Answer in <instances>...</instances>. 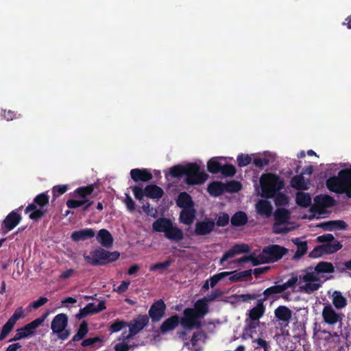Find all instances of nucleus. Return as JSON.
I'll use <instances>...</instances> for the list:
<instances>
[{
	"label": "nucleus",
	"instance_id": "1",
	"mask_svg": "<svg viewBox=\"0 0 351 351\" xmlns=\"http://www.w3.org/2000/svg\"><path fill=\"white\" fill-rule=\"evenodd\" d=\"M326 186L332 192L346 193L351 198V167L340 170L337 176L329 178Z\"/></svg>",
	"mask_w": 351,
	"mask_h": 351
},
{
	"label": "nucleus",
	"instance_id": "2",
	"mask_svg": "<svg viewBox=\"0 0 351 351\" xmlns=\"http://www.w3.org/2000/svg\"><path fill=\"white\" fill-rule=\"evenodd\" d=\"M261 196L267 199L274 197L276 193L285 187V182L278 175L272 173H264L260 178Z\"/></svg>",
	"mask_w": 351,
	"mask_h": 351
},
{
	"label": "nucleus",
	"instance_id": "3",
	"mask_svg": "<svg viewBox=\"0 0 351 351\" xmlns=\"http://www.w3.org/2000/svg\"><path fill=\"white\" fill-rule=\"evenodd\" d=\"M49 205V195L47 192L37 195L25 209V213L29 214V218L34 221H38L48 213Z\"/></svg>",
	"mask_w": 351,
	"mask_h": 351
},
{
	"label": "nucleus",
	"instance_id": "4",
	"mask_svg": "<svg viewBox=\"0 0 351 351\" xmlns=\"http://www.w3.org/2000/svg\"><path fill=\"white\" fill-rule=\"evenodd\" d=\"M84 260L93 266L105 265L112 263L119 258L117 252H109L102 248L96 249L90 252V255L84 254Z\"/></svg>",
	"mask_w": 351,
	"mask_h": 351
},
{
	"label": "nucleus",
	"instance_id": "5",
	"mask_svg": "<svg viewBox=\"0 0 351 351\" xmlns=\"http://www.w3.org/2000/svg\"><path fill=\"white\" fill-rule=\"evenodd\" d=\"M300 282H306V283L300 287V291L306 293H311L318 290L321 287L319 283H317L320 280L319 275L315 273V267H308L301 271V274L299 276Z\"/></svg>",
	"mask_w": 351,
	"mask_h": 351
},
{
	"label": "nucleus",
	"instance_id": "6",
	"mask_svg": "<svg viewBox=\"0 0 351 351\" xmlns=\"http://www.w3.org/2000/svg\"><path fill=\"white\" fill-rule=\"evenodd\" d=\"M274 223L272 226V232L275 234H285L292 230V228L287 226L290 224L291 212L284 208H278L274 213Z\"/></svg>",
	"mask_w": 351,
	"mask_h": 351
},
{
	"label": "nucleus",
	"instance_id": "7",
	"mask_svg": "<svg viewBox=\"0 0 351 351\" xmlns=\"http://www.w3.org/2000/svg\"><path fill=\"white\" fill-rule=\"evenodd\" d=\"M208 179V175L201 171L199 165L197 163L186 164L184 182L190 186L204 184Z\"/></svg>",
	"mask_w": 351,
	"mask_h": 351
},
{
	"label": "nucleus",
	"instance_id": "8",
	"mask_svg": "<svg viewBox=\"0 0 351 351\" xmlns=\"http://www.w3.org/2000/svg\"><path fill=\"white\" fill-rule=\"evenodd\" d=\"M49 315V311H47V312L43 313L40 317H38L37 319L26 324L23 327L19 328L16 330V334L15 335V336L12 339H10L9 342L13 341H18L23 338L34 335L35 332V330L44 322V321L46 319Z\"/></svg>",
	"mask_w": 351,
	"mask_h": 351
},
{
	"label": "nucleus",
	"instance_id": "9",
	"mask_svg": "<svg viewBox=\"0 0 351 351\" xmlns=\"http://www.w3.org/2000/svg\"><path fill=\"white\" fill-rule=\"evenodd\" d=\"M288 250L282 246L273 244L265 247L263 250V256H264L267 263H275L281 259L287 253Z\"/></svg>",
	"mask_w": 351,
	"mask_h": 351
},
{
	"label": "nucleus",
	"instance_id": "10",
	"mask_svg": "<svg viewBox=\"0 0 351 351\" xmlns=\"http://www.w3.org/2000/svg\"><path fill=\"white\" fill-rule=\"evenodd\" d=\"M149 318L147 315H139L137 317L128 322L129 328L128 338H132L140 332L149 324Z\"/></svg>",
	"mask_w": 351,
	"mask_h": 351
},
{
	"label": "nucleus",
	"instance_id": "11",
	"mask_svg": "<svg viewBox=\"0 0 351 351\" xmlns=\"http://www.w3.org/2000/svg\"><path fill=\"white\" fill-rule=\"evenodd\" d=\"M166 311V304L162 300H158L150 306L148 311V317L153 323L158 322L164 317Z\"/></svg>",
	"mask_w": 351,
	"mask_h": 351
},
{
	"label": "nucleus",
	"instance_id": "12",
	"mask_svg": "<svg viewBox=\"0 0 351 351\" xmlns=\"http://www.w3.org/2000/svg\"><path fill=\"white\" fill-rule=\"evenodd\" d=\"M22 208L23 206H21L18 209L12 210L5 217L2 222V228L6 229L4 231V234L7 233L8 231L13 230L21 222L22 217L19 213V210Z\"/></svg>",
	"mask_w": 351,
	"mask_h": 351
},
{
	"label": "nucleus",
	"instance_id": "13",
	"mask_svg": "<svg viewBox=\"0 0 351 351\" xmlns=\"http://www.w3.org/2000/svg\"><path fill=\"white\" fill-rule=\"evenodd\" d=\"M215 226V223L213 219L206 218L204 221L195 223L194 233L197 236L207 235L213 231Z\"/></svg>",
	"mask_w": 351,
	"mask_h": 351
},
{
	"label": "nucleus",
	"instance_id": "14",
	"mask_svg": "<svg viewBox=\"0 0 351 351\" xmlns=\"http://www.w3.org/2000/svg\"><path fill=\"white\" fill-rule=\"evenodd\" d=\"M68 316L65 313L56 315L51 323V328L53 333H61L66 329L68 325Z\"/></svg>",
	"mask_w": 351,
	"mask_h": 351
},
{
	"label": "nucleus",
	"instance_id": "15",
	"mask_svg": "<svg viewBox=\"0 0 351 351\" xmlns=\"http://www.w3.org/2000/svg\"><path fill=\"white\" fill-rule=\"evenodd\" d=\"M250 248L247 244H236L223 254L220 259L219 264L223 265L224 262L229 258H233L237 254L248 252Z\"/></svg>",
	"mask_w": 351,
	"mask_h": 351
},
{
	"label": "nucleus",
	"instance_id": "16",
	"mask_svg": "<svg viewBox=\"0 0 351 351\" xmlns=\"http://www.w3.org/2000/svg\"><path fill=\"white\" fill-rule=\"evenodd\" d=\"M292 311L286 306H279L274 311V315L277 320L287 326L292 318Z\"/></svg>",
	"mask_w": 351,
	"mask_h": 351
},
{
	"label": "nucleus",
	"instance_id": "17",
	"mask_svg": "<svg viewBox=\"0 0 351 351\" xmlns=\"http://www.w3.org/2000/svg\"><path fill=\"white\" fill-rule=\"evenodd\" d=\"M322 317L326 323L331 325L341 321L340 315L337 313L330 304L324 307Z\"/></svg>",
	"mask_w": 351,
	"mask_h": 351
},
{
	"label": "nucleus",
	"instance_id": "18",
	"mask_svg": "<svg viewBox=\"0 0 351 351\" xmlns=\"http://www.w3.org/2000/svg\"><path fill=\"white\" fill-rule=\"evenodd\" d=\"M130 173L131 178L135 182H149L153 178L152 173L147 169H133Z\"/></svg>",
	"mask_w": 351,
	"mask_h": 351
},
{
	"label": "nucleus",
	"instance_id": "19",
	"mask_svg": "<svg viewBox=\"0 0 351 351\" xmlns=\"http://www.w3.org/2000/svg\"><path fill=\"white\" fill-rule=\"evenodd\" d=\"M197 315L193 313L190 308H186L183 311V317L180 318V324L186 330H192V326Z\"/></svg>",
	"mask_w": 351,
	"mask_h": 351
},
{
	"label": "nucleus",
	"instance_id": "20",
	"mask_svg": "<svg viewBox=\"0 0 351 351\" xmlns=\"http://www.w3.org/2000/svg\"><path fill=\"white\" fill-rule=\"evenodd\" d=\"M180 324V317L174 315L166 319L160 325L159 329L162 334H165L174 330Z\"/></svg>",
	"mask_w": 351,
	"mask_h": 351
},
{
	"label": "nucleus",
	"instance_id": "21",
	"mask_svg": "<svg viewBox=\"0 0 351 351\" xmlns=\"http://www.w3.org/2000/svg\"><path fill=\"white\" fill-rule=\"evenodd\" d=\"M256 209L258 215L268 218L272 214L273 207L268 200L260 199L256 204Z\"/></svg>",
	"mask_w": 351,
	"mask_h": 351
},
{
	"label": "nucleus",
	"instance_id": "22",
	"mask_svg": "<svg viewBox=\"0 0 351 351\" xmlns=\"http://www.w3.org/2000/svg\"><path fill=\"white\" fill-rule=\"evenodd\" d=\"M95 235V231L93 229L85 228L73 232L71 238L73 241L77 242L93 238Z\"/></svg>",
	"mask_w": 351,
	"mask_h": 351
},
{
	"label": "nucleus",
	"instance_id": "23",
	"mask_svg": "<svg viewBox=\"0 0 351 351\" xmlns=\"http://www.w3.org/2000/svg\"><path fill=\"white\" fill-rule=\"evenodd\" d=\"M176 204L178 207L185 208H193L194 202L191 196L186 192H181L176 199Z\"/></svg>",
	"mask_w": 351,
	"mask_h": 351
},
{
	"label": "nucleus",
	"instance_id": "24",
	"mask_svg": "<svg viewBox=\"0 0 351 351\" xmlns=\"http://www.w3.org/2000/svg\"><path fill=\"white\" fill-rule=\"evenodd\" d=\"M97 241L105 247H110L113 243V237L110 232L106 229H101L97 237Z\"/></svg>",
	"mask_w": 351,
	"mask_h": 351
},
{
	"label": "nucleus",
	"instance_id": "25",
	"mask_svg": "<svg viewBox=\"0 0 351 351\" xmlns=\"http://www.w3.org/2000/svg\"><path fill=\"white\" fill-rule=\"evenodd\" d=\"M165 236L169 240L176 242H179L184 239V233L182 229L174 226L173 223L165 233Z\"/></svg>",
	"mask_w": 351,
	"mask_h": 351
},
{
	"label": "nucleus",
	"instance_id": "26",
	"mask_svg": "<svg viewBox=\"0 0 351 351\" xmlns=\"http://www.w3.org/2000/svg\"><path fill=\"white\" fill-rule=\"evenodd\" d=\"M172 223L170 219L160 217L152 223V229L156 232L165 233L167 229L171 226Z\"/></svg>",
	"mask_w": 351,
	"mask_h": 351
},
{
	"label": "nucleus",
	"instance_id": "27",
	"mask_svg": "<svg viewBox=\"0 0 351 351\" xmlns=\"http://www.w3.org/2000/svg\"><path fill=\"white\" fill-rule=\"evenodd\" d=\"M190 310L197 316L204 317L208 313L209 307L206 300L201 298L195 302L194 307L190 308Z\"/></svg>",
	"mask_w": 351,
	"mask_h": 351
},
{
	"label": "nucleus",
	"instance_id": "28",
	"mask_svg": "<svg viewBox=\"0 0 351 351\" xmlns=\"http://www.w3.org/2000/svg\"><path fill=\"white\" fill-rule=\"evenodd\" d=\"M195 214L194 208L182 209L179 216L180 222L187 226L191 225L195 218Z\"/></svg>",
	"mask_w": 351,
	"mask_h": 351
},
{
	"label": "nucleus",
	"instance_id": "29",
	"mask_svg": "<svg viewBox=\"0 0 351 351\" xmlns=\"http://www.w3.org/2000/svg\"><path fill=\"white\" fill-rule=\"evenodd\" d=\"M315 204L322 208H330L335 204L334 198L328 195H319L314 198Z\"/></svg>",
	"mask_w": 351,
	"mask_h": 351
},
{
	"label": "nucleus",
	"instance_id": "30",
	"mask_svg": "<svg viewBox=\"0 0 351 351\" xmlns=\"http://www.w3.org/2000/svg\"><path fill=\"white\" fill-rule=\"evenodd\" d=\"M265 311L264 302L258 299L256 305L250 310V319L252 321H258L263 315Z\"/></svg>",
	"mask_w": 351,
	"mask_h": 351
},
{
	"label": "nucleus",
	"instance_id": "31",
	"mask_svg": "<svg viewBox=\"0 0 351 351\" xmlns=\"http://www.w3.org/2000/svg\"><path fill=\"white\" fill-rule=\"evenodd\" d=\"M164 195L163 189L156 184L145 186V196L151 199H160Z\"/></svg>",
	"mask_w": 351,
	"mask_h": 351
},
{
	"label": "nucleus",
	"instance_id": "32",
	"mask_svg": "<svg viewBox=\"0 0 351 351\" xmlns=\"http://www.w3.org/2000/svg\"><path fill=\"white\" fill-rule=\"evenodd\" d=\"M283 293L280 285H274L267 288L263 293V297L260 300L263 302L269 299H274L276 295Z\"/></svg>",
	"mask_w": 351,
	"mask_h": 351
},
{
	"label": "nucleus",
	"instance_id": "33",
	"mask_svg": "<svg viewBox=\"0 0 351 351\" xmlns=\"http://www.w3.org/2000/svg\"><path fill=\"white\" fill-rule=\"evenodd\" d=\"M293 242L295 245H297V250L293 256V260H299L307 252V250H308L307 242L306 241H300L299 239H295L293 240Z\"/></svg>",
	"mask_w": 351,
	"mask_h": 351
},
{
	"label": "nucleus",
	"instance_id": "34",
	"mask_svg": "<svg viewBox=\"0 0 351 351\" xmlns=\"http://www.w3.org/2000/svg\"><path fill=\"white\" fill-rule=\"evenodd\" d=\"M225 189V185L221 182H213L208 186V192L213 197L221 195Z\"/></svg>",
	"mask_w": 351,
	"mask_h": 351
},
{
	"label": "nucleus",
	"instance_id": "35",
	"mask_svg": "<svg viewBox=\"0 0 351 351\" xmlns=\"http://www.w3.org/2000/svg\"><path fill=\"white\" fill-rule=\"evenodd\" d=\"M296 204L302 208H307L311 204V197L308 193L298 192L295 198Z\"/></svg>",
	"mask_w": 351,
	"mask_h": 351
},
{
	"label": "nucleus",
	"instance_id": "36",
	"mask_svg": "<svg viewBox=\"0 0 351 351\" xmlns=\"http://www.w3.org/2000/svg\"><path fill=\"white\" fill-rule=\"evenodd\" d=\"M315 273L318 275L322 274H332L335 272V267L330 262L322 261L317 263L315 267Z\"/></svg>",
	"mask_w": 351,
	"mask_h": 351
},
{
	"label": "nucleus",
	"instance_id": "37",
	"mask_svg": "<svg viewBox=\"0 0 351 351\" xmlns=\"http://www.w3.org/2000/svg\"><path fill=\"white\" fill-rule=\"evenodd\" d=\"M290 184L296 190H307L308 189L302 174L293 176L291 180Z\"/></svg>",
	"mask_w": 351,
	"mask_h": 351
},
{
	"label": "nucleus",
	"instance_id": "38",
	"mask_svg": "<svg viewBox=\"0 0 351 351\" xmlns=\"http://www.w3.org/2000/svg\"><path fill=\"white\" fill-rule=\"evenodd\" d=\"M233 226H241L247 222V215L243 211H239L234 213L230 219Z\"/></svg>",
	"mask_w": 351,
	"mask_h": 351
},
{
	"label": "nucleus",
	"instance_id": "39",
	"mask_svg": "<svg viewBox=\"0 0 351 351\" xmlns=\"http://www.w3.org/2000/svg\"><path fill=\"white\" fill-rule=\"evenodd\" d=\"M332 304L337 309H342L347 305V300L339 291H335L332 293Z\"/></svg>",
	"mask_w": 351,
	"mask_h": 351
},
{
	"label": "nucleus",
	"instance_id": "40",
	"mask_svg": "<svg viewBox=\"0 0 351 351\" xmlns=\"http://www.w3.org/2000/svg\"><path fill=\"white\" fill-rule=\"evenodd\" d=\"M88 332V323L86 321H83L77 330V332L75 334V335L73 337L72 341H79L82 340Z\"/></svg>",
	"mask_w": 351,
	"mask_h": 351
},
{
	"label": "nucleus",
	"instance_id": "41",
	"mask_svg": "<svg viewBox=\"0 0 351 351\" xmlns=\"http://www.w3.org/2000/svg\"><path fill=\"white\" fill-rule=\"evenodd\" d=\"M322 245L326 254H331L335 253L341 250L343 247L342 244L337 240Z\"/></svg>",
	"mask_w": 351,
	"mask_h": 351
},
{
	"label": "nucleus",
	"instance_id": "42",
	"mask_svg": "<svg viewBox=\"0 0 351 351\" xmlns=\"http://www.w3.org/2000/svg\"><path fill=\"white\" fill-rule=\"evenodd\" d=\"M95 189V184H89L86 186H81L74 191L75 196H78L86 199V197L90 195Z\"/></svg>",
	"mask_w": 351,
	"mask_h": 351
},
{
	"label": "nucleus",
	"instance_id": "43",
	"mask_svg": "<svg viewBox=\"0 0 351 351\" xmlns=\"http://www.w3.org/2000/svg\"><path fill=\"white\" fill-rule=\"evenodd\" d=\"M186 170V165H177L171 167L169 169V175L172 178H180L183 176H185Z\"/></svg>",
	"mask_w": 351,
	"mask_h": 351
},
{
	"label": "nucleus",
	"instance_id": "44",
	"mask_svg": "<svg viewBox=\"0 0 351 351\" xmlns=\"http://www.w3.org/2000/svg\"><path fill=\"white\" fill-rule=\"evenodd\" d=\"M222 165L215 158H212L207 162V169L213 174H217L221 171Z\"/></svg>",
	"mask_w": 351,
	"mask_h": 351
},
{
	"label": "nucleus",
	"instance_id": "45",
	"mask_svg": "<svg viewBox=\"0 0 351 351\" xmlns=\"http://www.w3.org/2000/svg\"><path fill=\"white\" fill-rule=\"evenodd\" d=\"M274 197V203L276 206H286L289 202V197L280 191L277 192Z\"/></svg>",
	"mask_w": 351,
	"mask_h": 351
},
{
	"label": "nucleus",
	"instance_id": "46",
	"mask_svg": "<svg viewBox=\"0 0 351 351\" xmlns=\"http://www.w3.org/2000/svg\"><path fill=\"white\" fill-rule=\"evenodd\" d=\"M259 294L257 293H245L240 295H234L233 297L235 298L237 302H247L250 300H256L259 297Z\"/></svg>",
	"mask_w": 351,
	"mask_h": 351
},
{
	"label": "nucleus",
	"instance_id": "47",
	"mask_svg": "<svg viewBox=\"0 0 351 351\" xmlns=\"http://www.w3.org/2000/svg\"><path fill=\"white\" fill-rule=\"evenodd\" d=\"M86 307H89L88 311L90 315L98 313L106 308V303L104 300L100 301L97 306H95L93 303H89Z\"/></svg>",
	"mask_w": 351,
	"mask_h": 351
},
{
	"label": "nucleus",
	"instance_id": "48",
	"mask_svg": "<svg viewBox=\"0 0 351 351\" xmlns=\"http://www.w3.org/2000/svg\"><path fill=\"white\" fill-rule=\"evenodd\" d=\"M128 326V322L123 320L117 319L109 327L111 332H117Z\"/></svg>",
	"mask_w": 351,
	"mask_h": 351
},
{
	"label": "nucleus",
	"instance_id": "49",
	"mask_svg": "<svg viewBox=\"0 0 351 351\" xmlns=\"http://www.w3.org/2000/svg\"><path fill=\"white\" fill-rule=\"evenodd\" d=\"M231 274V271H223L213 276L210 278V286L213 288L221 279L229 276Z\"/></svg>",
	"mask_w": 351,
	"mask_h": 351
},
{
	"label": "nucleus",
	"instance_id": "50",
	"mask_svg": "<svg viewBox=\"0 0 351 351\" xmlns=\"http://www.w3.org/2000/svg\"><path fill=\"white\" fill-rule=\"evenodd\" d=\"M237 169L232 164L222 165L221 173L226 177H232L235 175Z\"/></svg>",
	"mask_w": 351,
	"mask_h": 351
},
{
	"label": "nucleus",
	"instance_id": "51",
	"mask_svg": "<svg viewBox=\"0 0 351 351\" xmlns=\"http://www.w3.org/2000/svg\"><path fill=\"white\" fill-rule=\"evenodd\" d=\"M15 324L12 321L8 319L7 322L2 327L1 333H0V341L4 339L7 335L12 331L14 326Z\"/></svg>",
	"mask_w": 351,
	"mask_h": 351
},
{
	"label": "nucleus",
	"instance_id": "52",
	"mask_svg": "<svg viewBox=\"0 0 351 351\" xmlns=\"http://www.w3.org/2000/svg\"><path fill=\"white\" fill-rule=\"evenodd\" d=\"M48 302V299L46 297H40L38 300L31 302L27 308L28 311H31L32 309H37L40 306L45 305Z\"/></svg>",
	"mask_w": 351,
	"mask_h": 351
},
{
	"label": "nucleus",
	"instance_id": "53",
	"mask_svg": "<svg viewBox=\"0 0 351 351\" xmlns=\"http://www.w3.org/2000/svg\"><path fill=\"white\" fill-rule=\"evenodd\" d=\"M252 162V157L248 154H241L237 156L238 166L240 167H245Z\"/></svg>",
	"mask_w": 351,
	"mask_h": 351
},
{
	"label": "nucleus",
	"instance_id": "54",
	"mask_svg": "<svg viewBox=\"0 0 351 351\" xmlns=\"http://www.w3.org/2000/svg\"><path fill=\"white\" fill-rule=\"evenodd\" d=\"M298 280H300L299 276H298L294 274H292L291 278H289L286 282L283 283L282 285H280L282 291L284 292L289 287H294L298 282Z\"/></svg>",
	"mask_w": 351,
	"mask_h": 351
},
{
	"label": "nucleus",
	"instance_id": "55",
	"mask_svg": "<svg viewBox=\"0 0 351 351\" xmlns=\"http://www.w3.org/2000/svg\"><path fill=\"white\" fill-rule=\"evenodd\" d=\"M131 189L136 199L141 201L143 197L145 196V188L143 189L140 186L136 185L131 187Z\"/></svg>",
	"mask_w": 351,
	"mask_h": 351
},
{
	"label": "nucleus",
	"instance_id": "56",
	"mask_svg": "<svg viewBox=\"0 0 351 351\" xmlns=\"http://www.w3.org/2000/svg\"><path fill=\"white\" fill-rule=\"evenodd\" d=\"M171 264V260H167L164 262H161V263H157L154 265H152L151 267H150V271H157V270H160V271H162L166 268H167L168 267H169Z\"/></svg>",
	"mask_w": 351,
	"mask_h": 351
},
{
	"label": "nucleus",
	"instance_id": "57",
	"mask_svg": "<svg viewBox=\"0 0 351 351\" xmlns=\"http://www.w3.org/2000/svg\"><path fill=\"white\" fill-rule=\"evenodd\" d=\"M86 202H87V199H83L81 200L70 199L66 201V204L67 207L69 208H76L83 206Z\"/></svg>",
	"mask_w": 351,
	"mask_h": 351
},
{
	"label": "nucleus",
	"instance_id": "58",
	"mask_svg": "<svg viewBox=\"0 0 351 351\" xmlns=\"http://www.w3.org/2000/svg\"><path fill=\"white\" fill-rule=\"evenodd\" d=\"M324 254H326L324 252L323 245H320L315 247L314 249L309 253L308 256L310 258H315Z\"/></svg>",
	"mask_w": 351,
	"mask_h": 351
},
{
	"label": "nucleus",
	"instance_id": "59",
	"mask_svg": "<svg viewBox=\"0 0 351 351\" xmlns=\"http://www.w3.org/2000/svg\"><path fill=\"white\" fill-rule=\"evenodd\" d=\"M230 218L227 213H222L217 219L216 225L217 226L223 227L228 224Z\"/></svg>",
	"mask_w": 351,
	"mask_h": 351
},
{
	"label": "nucleus",
	"instance_id": "60",
	"mask_svg": "<svg viewBox=\"0 0 351 351\" xmlns=\"http://www.w3.org/2000/svg\"><path fill=\"white\" fill-rule=\"evenodd\" d=\"M24 317H25V314H24V311H23V307H19L15 310L13 315L11 316V317L9 319L10 321H12L13 323L16 324V322L19 319L23 318Z\"/></svg>",
	"mask_w": 351,
	"mask_h": 351
},
{
	"label": "nucleus",
	"instance_id": "61",
	"mask_svg": "<svg viewBox=\"0 0 351 351\" xmlns=\"http://www.w3.org/2000/svg\"><path fill=\"white\" fill-rule=\"evenodd\" d=\"M204 337H206V333L203 330L193 332L192 337L191 339V344L193 346H196L197 342Z\"/></svg>",
	"mask_w": 351,
	"mask_h": 351
},
{
	"label": "nucleus",
	"instance_id": "62",
	"mask_svg": "<svg viewBox=\"0 0 351 351\" xmlns=\"http://www.w3.org/2000/svg\"><path fill=\"white\" fill-rule=\"evenodd\" d=\"M221 291L219 289H215L211 291L210 293L202 298L206 300V302H213L216 300L217 298L221 295Z\"/></svg>",
	"mask_w": 351,
	"mask_h": 351
},
{
	"label": "nucleus",
	"instance_id": "63",
	"mask_svg": "<svg viewBox=\"0 0 351 351\" xmlns=\"http://www.w3.org/2000/svg\"><path fill=\"white\" fill-rule=\"evenodd\" d=\"M68 190L67 185H58L55 186L53 188V195L55 197H59L60 195L64 194L66 193V191Z\"/></svg>",
	"mask_w": 351,
	"mask_h": 351
},
{
	"label": "nucleus",
	"instance_id": "64",
	"mask_svg": "<svg viewBox=\"0 0 351 351\" xmlns=\"http://www.w3.org/2000/svg\"><path fill=\"white\" fill-rule=\"evenodd\" d=\"M241 189V184L235 180L228 183L227 191L230 192H238Z\"/></svg>",
	"mask_w": 351,
	"mask_h": 351
}]
</instances>
